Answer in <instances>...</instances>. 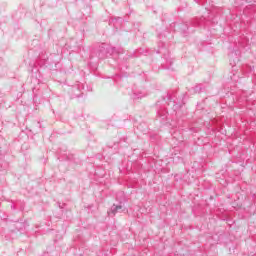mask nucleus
Wrapping results in <instances>:
<instances>
[{"label":"nucleus","mask_w":256,"mask_h":256,"mask_svg":"<svg viewBox=\"0 0 256 256\" xmlns=\"http://www.w3.org/2000/svg\"><path fill=\"white\" fill-rule=\"evenodd\" d=\"M205 21H207V18L205 16H202L200 18H194L188 22L185 23H172L170 27L174 31H179L184 37H187L189 33H193L195 31L194 29H191L192 27H203L205 25Z\"/></svg>","instance_id":"nucleus-1"},{"label":"nucleus","mask_w":256,"mask_h":256,"mask_svg":"<svg viewBox=\"0 0 256 256\" xmlns=\"http://www.w3.org/2000/svg\"><path fill=\"white\" fill-rule=\"evenodd\" d=\"M123 51V48L109 47L107 44H101L92 50L90 59H94V57H97V59H105L107 55H111L112 53L120 55Z\"/></svg>","instance_id":"nucleus-2"},{"label":"nucleus","mask_w":256,"mask_h":256,"mask_svg":"<svg viewBox=\"0 0 256 256\" xmlns=\"http://www.w3.org/2000/svg\"><path fill=\"white\" fill-rule=\"evenodd\" d=\"M93 91V87L83 84V83H78L73 86H71L68 90V93L70 95L71 99H77L81 97L82 95H85V93H89Z\"/></svg>","instance_id":"nucleus-3"},{"label":"nucleus","mask_w":256,"mask_h":256,"mask_svg":"<svg viewBox=\"0 0 256 256\" xmlns=\"http://www.w3.org/2000/svg\"><path fill=\"white\" fill-rule=\"evenodd\" d=\"M123 211H127L123 201H120L118 205L113 204L108 212L109 215H117V213H123Z\"/></svg>","instance_id":"nucleus-4"},{"label":"nucleus","mask_w":256,"mask_h":256,"mask_svg":"<svg viewBox=\"0 0 256 256\" xmlns=\"http://www.w3.org/2000/svg\"><path fill=\"white\" fill-rule=\"evenodd\" d=\"M167 110L165 108H159L157 110V117L160 121V123H162V125H165V123H167Z\"/></svg>","instance_id":"nucleus-5"},{"label":"nucleus","mask_w":256,"mask_h":256,"mask_svg":"<svg viewBox=\"0 0 256 256\" xmlns=\"http://www.w3.org/2000/svg\"><path fill=\"white\" fill-rule=\"evenodd\" d=\"M132 97H133V99H143V97H145V93H143V92H134Z\"/></svg>","instance_id":"nucleus-6"},{"label":"nucleus","mask_w":256,"mask_h":256,"mask_svg":"<svg viewBox=\"0 0 256 256\" xmlns=\"http://www.w3.org/2000/svg\"><path fill=\"white\" fill-rule=\"evenodd\" d=\"M205 91V88L203 87V85L199 84V85H196L194 87V93H201Z\"/></svg>","instance_id":"nucleus-7"},{"label":"nucleus","mask_w":256,"mask_h":256,"mask_svg":"<svg viewBox=\"0 0 256 256\" xmlns=\"http://www.w3.org/2000/svg\"><path fill=\"white\" fill-rule=\"evenodd\" d=\"M167 98V101H173V92H167L166 96H163V101Z\"/></svg>","instance_id":"nucleus-8"},{"label":"nucleus","mask_w":256,"mask_h":256,"mask_svg":"<svg viewBox=\"0 0 256 256\" xmlns=\"http://www.w3.org/2000/svg\"><path fill=\"white\" fill-rule=\"evenodd\" d=\"M230 79H231V81H234L235 83H237V82H239L240 77H239V75L233 73V74L230 76Z\"/></svg>","instance_id":"nucleus-9"},{"label":"nucleus","mask_w":256,"mask_h":256,"mask_svg":"<svg viewBox=\"0 0 256 256\" xmlns=\"http://www.w3.org/2000/svg\"><path fill=\"white\" fill-rule=\"evenodd\" d=\"M195 3H198V5H205L209 0H194Z\"/></svg>","instance_id":"nucleus-10"},{"label":"nucleus","mask_w":256,"mask_h":256,"mask_svg":"<svg viewBox=\"0 0 256 256\" xmlns=\"http://www.w3.org/2000/svg\"><path fill=\"white\" fill-rule=\"evenodd\" d=\"M119 195H120V197H125V194H123V192H121V193L117 194V196H116L117 200H119Z\"/></svg>","instance_id":"nucleus-11"},{"label":"nucleus","mask_w":256,"mask_h":256,"mask_svg":"<svg viewBox=\"0 0 256 256\" xmlns=\"http://www.w3.org/2000/svg\"><path fill=\"white\" fill-rule=\"evenodd\" d=\"M246 3H256V0H244Z\"/></svg>","instance_id":"nucleus-12"},{"label":"nucleus","mask_w":256,"mask_h":256,"mask_svg":"<svg viewBox=\"0 0 256 256\" xmlns=\"http://www.w3.org/2000/svg\"><path fill=\"white\" fill-rule=\"evenodd\" d=\"M207 21H212V23H215V20L213 18H211V16H208Z\"/></svg>","instance_id":"nucleus-13"},{"label":"nucleus","mask_w":256,"mask_h":256,"mask_svg":"<svg viewBox=\"0 0 256 256\" xmlns=\"http://www.w3.org/2000/svg\"><path fill=\"white\" fill-rule=\"evenodd\" d=\"M235 55V53H231L230 55H229V57H230V59H233V56Z\"/></svg>","instance_id":"nucleus-14"},{"label":"nucleus","mask_w":256,"mask_h":256,"mask_svg":"<svg viewBox=\"0 0 256 256\" xmlns=\"http://www.w3.org/2000/svg\"><path fill=\"white\" fill-rule=\"evenodd\" d=\"M37 126H38V127H41V123H40V122H37Z\"/></svg>","instance_id":"nucleus-15"},{"label":"nucleus","mask_w":256,"mask_h":256,"mask_svg":"<svg viewBox=\"0 0 256 256\" xmlns=\"http://www.w3.org/2000/svg\"><path fill=\"white\" fill-rule=\"evenodd\" d=\"M161 37H163V34H159V38L161 39Z\"/></svg>","instance_id":"nucleus-16"},{"label":"nucleus","mask_w":256,"mask_h":256,"mask_svg":"<svg viewBox=\"0 0 256 256\" xmlns=\"http://www.w3.org/2000/svg\"><path fill=\"white\" fill-rule=\"evenodd\" d=\"M59 208H60V209H63V207L61 206V204H59Z\"/></svg>","instance_id":"nucleus-17"},{"label":"nucleus","mask_w":256,"mask_h":256,"mask_svg":"<svg viewBox=\"0 0 256 256\" xmlns=\"http://www.w3.org/2000/svg\"><path fill=\"white\" fill-rule=\"evenodd\" d=\"M11 209H15V206L12 205V206H11Z\"/></svg>","instance_id":"nucleus-18"},{"label":"nucleus","mask_w":256,"mask_h":256,"mask_svg":"<svg viewBox=\"0 0 256 256\" xmlns=\"http://www.w3.org/2000/svg\"><path fill=\"white\" fill-rule=\"evenodd\" d=\"M157 106H159V101L156 103Z\"/></svg>","instance_id":"nucleus-19"}]
</instances>
